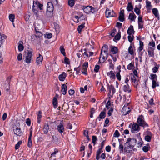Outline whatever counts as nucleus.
Here are the masks:
<instances>
[{
	"label": "nucleus",
	"mask_w": 160,
	"mask_h": 160,
	"mask_svg": "<svg viewBox=\"0 0 160 160\" xmlns=\"http://www.w3.org/2000/svg\"><path fill=\"white\" fill-rule=\"evenodd\" d=\"M9 18L10 20L12 22L14 21L15 19V16L12 14H10L9 16Z\"/></svg>",
	"instance_id": "obj_42"
},
{
	"label": "nucleus",
	"mask_w": 160,
	"mask_h": 160,
	"mask_svg": "<svg viewBox=\"0 0 160 160\" xmlns=\"http://www.w3.org/2000/svg\"><path fill=\"white\" fill-rule=\"evenodd\" d=\"M105 117V113L104 112H101L100 114L99 115V117L97 118V119H98L99 121H100L101 119H103Z\"/></svg>",
	"instance_id": "obj_28"
},
{
	"label": "nucleus",
	"mask_w": 160,
	"mask_h": 160,
	"mask_svg": "<svg viewBox=\"0 0 160 160\" xmlns=\"http://www.w3.org/2000/svg\"><path fill=\"white\" fill-rule=\"evenodd\" d=\"M145 136H152V133L151 132L149 131H147L145 133Z\"/></svg>",
	"instance_id": "obj_63"
},
{
	"label": "nucleus",
	"mask_w": 160,
	"mask_h": 160,
	"mask_svg": "<svg viewBox=\"0 0 160 160\" xmlns=\"http://www.w3.org/2000/svg\"><path fill=\"white\" fill-rule=\"evenodd\" d=\"M122 89L125 92H130L131 90L130 89V87L128 83H123L121 85Z\"/></svg>",
	"instance_id": "obj_10"
},
{
	"label": "nucleus",
	"mask_w": 160,
	"mask_h": 160,
	"mask_svg": "<svg viewBox=\"0 0 160 160\" xmlns=\"http://www.w3.org/2000/svg\"><path fill=\"white\" fill-rule=\"evenodd\" d=\"M68 5L71 7L73 6L74 4V1H68Z\"/></svg>",
	"instance_id": "obj_53"
},
{
	"label": "nucleus",
	"mask_w": 160,
	"mask_h": 160,
	"mask_svg": "<svg viewBox=\"0 0 160 160\" xmlns=\"http://www.w3.org/2000/svg\"><path fill=\"white\" fill-rule=\"evenodd\" d=\"M114 136L116 137H118L120 136V134L118 130H116L114 133Z\"/></svg>",
	"instance_id": "obj_56"
},
{
	"label": "nucleus",
	"mask_w": 160,
	"mask_h": 160,
	"mask_svg": "<svg viewBox=\"0 0 160 160\" xmlns=\"http://www.w3.org/2000/svg\"><path fill=\"white\" fill-rule=\"evenodd\" d=\"M146 8L147 10H150L152 8V6L151 4V2L148 1H146Z\"/></svg>",
	"instance_id": "obj_34"
},
{
	"label": "nucleus",
	"mask_w": 160,
	"mask_h": 160,
	"mask_svg": "<svg viewBox=\"0 0 160 160\" xmlns=\"http://www.w3.org/2000/svg\"><path fill=\"white\" fill-rule=\"evenodd\" d=\"M43 60V57L40 54L39 56L37 58V63L38 65L41 64Z\"/></svg>",
	"instance_id": "obj_23"
},
{
	"label": "nucleus",
	"mask_w": 160,
	"mask_h": 160,
	"mask_svg": "<svg viewBox=\"0 0 160 160\" xmlns=\"http://www.w3.org/2000/svg\"><path fill=\"white\" fill-rule=\"evenodd\" d=\"M137 122L139 126L143 128L148 127V124L145 122L143 117L142 115L139 116L138 118Z\"/></svg>",
	"instance_id": "obj_3"
},
{
	"label": "nucleus",
	"mask_w": 160,
	"mask_h": 160,
	"mask_svg": "<svg viewBox=\"0 0 160 160\" xmlns=\"http://www.w3.org/2000/svg\"><path fill=\"white\" fill-rule=\"evenodd\" d=\"M38 9H35L34 10L33 9V11L34 12L33 16L34 17H36V18L38 19L39 18V15L38 14Z\"/></svg>",
	"instance_id": "obj_37"
},
{
	"label": "nucleus",
	"mask_w": 160,
	"mask_h": 160,
	"mask_svg": "<svg viewBox=\"0 0 160 160\" xmlns=\"http://www.w3.org/2000/svg\"><path fill=\"white\" fill-rule=\"evenodd\" d=\"M50 125L48 123H45L44 125L43 131L44 134H47L50 130Z\"/></svg>",
	"instance_id": "obj_12"
},
{
	"label": "nucleus",
	"mask_w": 160,
	"mask_h": 160,
	"mask_svg": "<svg viewBox=\"0 0 160 160\" xmlns=\"http://www.w3.org/2000/svg\"><path fill=\"white\" fill-rule=\"evenodd\" d=\"M67 87L65 84H63L62 85V92L63 94L65 95L66 94Z\"/></svg>",
	"instance_id": "obj_22"
},
{
	"label": "nucleus",
	"mask_w": 160,
	"mask_h": 160,
	"mask_svg": "<svg viewBox=\"0 0 160 160\" xmlns=\"http://www.w3.org/2000/svg\"><path fill=\"white\" fill-rule=\"evenodd\" d=\"M119 148L120 150V153L123 152V146L122 144H121V143L120 144L119 147Z\"/></svg>",
	"instance_id": "obj_51"
},
{
	"label": "nucleus",
	"mask_w": 160,
	"mask_h": 160,
	"mask_svg": "<svg viewBox=\"0 0 160 160\" xmlns=\"http://www.w3.org/2000/svg\"><path fill=\"white\" fill-rule=\"evenodd\" d=\"M124 10H122L120 11L118 17L119 20L120 21L122 22L124 21Z\"/></svg>",
	"instance_id": "obj_15"
},
{
	"label": "nucleus",
	"mask_w": 160,
	"mask_h": 160,
	"mask_svg": "<svg viewBox=\"0 0 160 160\" xmlns=\"http://www.w3.org/2000/svg\"><path fill=\"white\" fill-rule=\"evenodd\" d=\"M152 12L155 16L157 18L158 20H159V17L158 10L156 8H154L152 9Z\"/></svg>",
	"instance_id": "obj_19"
},
{
	"label": "nucleus",
	"mask_w": 160,
	"mask_h": 160,
	"mask_svg": "<svg viewBox=\"0 0 160 160\" xmlns=\"http://www.w3.org/2000/svg\"><path fill=\"white\" fill-rule=\"evenodd\" d=\"M52 103L53 106H54L55 108H56L57 106V100L56 98H53Z\"/></svg>",
	"instance_id": "obj_40"
},
{
	"label": "nucleus",
	"mask_w": 160,
	"mask_h": 160,
	"mask_svg": "<svg viewBox=\"0 0 160 160\" xmlns=\"http://www.w3.org/2000/svg\"><path fill=\"white\" fill-rule=\"evenodd\" d=\"M128 104H127V106L125 105L122 109V114L124 115L129 113L131 111L130 108L128 106Z\"/></svg>",
	"instance_id": "obj_5"
},
{
	"label": "nucleus",
	"mask_w": 160,
	"mask_h": 160,
	"mask_svg": "<svg viewBox=\"0 0 160 160\" xmlns=\"http://www.w3.org/2000/svg\"><path fill=\"white\" fill-rule=\"evenodd\" d=\"M150 78L152 80V82L153 81H157V76L155 74H151Z\"/></svg>",
	"instance_id": "obj_29"
},
{
	"label": "nucleus",
	"mask_w": 160,
	"mask_h": 160,
	"mask_svg": "<svg viewBox=\"0 0 160 160\" xmlns=\"http://www.w3.org/2000/svg\"><path fill=\"white\" fill-rule=\"evenodd\" d=\"M108 54V48L106 45H104L102 48L101 52L100 54V58H101L102 53Z\"/></svg>",
	"instance_id": "obj_17"
},
{
	"label": "nucleus",
	"mask_w": 160,
	"mask_h": 160,
	"mask_svg": "<svg viewBox=\"0 0 160 160\" xmlns=\"http://www.w3.org/2000/svg\"><path fill=\"white\" fill-rule=\"evenodd\" d=\"M116 32V29H114L113 30L111 31V33L110 35L112 37H113L114 36L115 33Z\"/></svg>",
	"instance_id": "obj_62"
},
{
	"label": "nucleus",
	"mask_w": 160,
	"mask_h": 160,
	"mask_svg": "<svg viewBox=\"0 0 160 160\" xmlns=\"http://www.w3.org/2000/svg\"><path fill=\"white\" fill-rule=\"evenodd\" d=\"M128 53L132 56L134 55V52L133 48L132 43H131L128 48Z\"/></svg>",
	"instance_id": "obj_24"
},
{
	"label": "nucleus",
	"mask_w": 160,
	"mask_h": 160,
	"mask_svg": "<svg viewBox=\"0 0 160 160\" xmlns=\"http://www.w3.org/2000/svg\"><path fill=\"white\" fill-rule=\"evenodd\" d=\"M66 76V73L63 72L61 74L59 75L58 77L60 81H63L64 80Z\"/></svg>",
	"instance_id": "obj_20"
},
{
	"label": "nucleus",
	"mask_w": 160,
	"mask_h": 160,
	"mask_svg": "<svg viewBox=\"0 0 160 160\" xmlns=\"http://www.w3.org/2000/svg\"><path fill=\"white\" fill-rule=\"evenodd\" d=\"M87 68H82L81 72L83 74L87 75Z\"/></svg>",
	"instance_id": "obj_58"
},
{
	"label": "nucleus",
	"mask_w": 160,
	"mask_h": 160,
	"mask_svg": "<svg viewBox=\"0 0 160 160\" xmlns=\"http://www.w3.org/2000/svg\"><path fill=\"white\" fill-rule=\"evenodd\" d=\"M107 75L110 77L111 80L114 79L115 78V74L112 71L107 72Z\"/></svg>",
	"instance_id": "obj_18"
},
{
	"label": "nucleus",
	"mask_w": 160,
	"mask_h": 160,
	"mask_svg": "<svg viewBox=\"0 0 160 160\" xmlns=\"http://www.w3.org/2000/svg\"><path fill=\"white\" fill-rule=\"evenodd\" d=\"M134 63L131 62L128 65L127 69L128 70H132L134 69Z\"/></svg>",
	"instance_id": "obj_36"
},
{
	"label": "nucleus",
	"mask_w": 160,
	"mask_h": 160,
	"mask_svg": "<svg viewBox=\"0 0 160 160\" xmlns=\"http://www.w3.org/2000/svg\"><path fill=\"white\" fill-rule=\"evenodd\" d=\"M143 42L141 41H139V47L138 49V50L139 51V52L140 53L143 48Z\"/></svg>",
	"instance_id": "obj_30"
},
{
	"label": "nucleus",
	"mask_w": 160,
	"mask_h": 160,
	"mask_svg": "<svg viewBox=\"0 0 160 160\" xmlns=\"http://www.w3.org/2000/svg\"><path fill=\"white\" fill-rule=\"evenodd\" d=\"M111 51L113 54H116L118 52V49L116 47L113 46L111 48Z\"/></svg>",
	"instance_id": "obj_32"
},
{
	"label": "nucleus",
	"mask_w": 160,
	"mask_h": 160,
	"mask_svg": "<svg viewBox=\"0 0 160 160\" xmlns=\"http://www.w3.org/2000/svg\"><path fill=\"white\" fill-rule=\"evenodd\" d=\"M84 27V24H81L78 26V31L79 33H80L82 29Z\"/></svg>",
	"instance_id": "obj_39"
},
{
	"label": "nucleus",
	"mask_w": 160,
	"mask_h": 160,
	"mask_svg": "<svg viewBox=\"0 0 160 160\" xmlns=\"http://www.w3.org/2000/svg\"><path fill=\"white\" fill-rule=\"evenodd\" d=\"M35 36L36 38H40L42 37V34L39 32H36V34Z\"/></svg>",
	"instance_id": "obj_49"
},
{
	"label": "nucleus",
	"mask_w": 160,
	"mask_h": 160,
	"mask_svg": "<svg viewBox=\"0 0 160 160\" xmlns=\"http://www.w3.org/2000/svg\"><path fill=\"white\" fill-rule=\"evenodd\" d=\"M60 50L61 53L64 55L65 56V49L64 47L62 46H61L60 47Z\"/></svg>",
	"instance_id": "obj_44"
},
{
	"label": "nucleus",
	"mask_w": 160,
	"mask_h": 160,
	"mask_svg": "<svg viewBox=\"0 0 160 160\" xmlns=\"http://www.w3.org/2000/svg\"><path fill=\"white\" fill-rule=\"evenodd\" d=\"M32 52L28 51L25 55V61L27 63H30L32 59Z\"/></svg>",
	"instance_id": "obj_4"
},
{
	"label": "nucleus",
	"mask_w": 160,
	"mask_h": 160,
	"mask_svg": "<svg viewBox=\"0 0 160 160\" xmlns=\"http://www.w3.org/2000/svg\"><path fill=\"white\" fill-rule=\"evenodd\" d=\"M110 92H112V95H113L115 92V89L113 86L111 85L110 88Z\"/></svg>",
	"instance_id": "obj_48"
},
{
	"label": "nucleus",
	"mask_w": 160,
	"mask_h": 160,
	"mask_svg": "<svg viewBox=\"0 0 160 160\" xmlns=\"http://www.w3.org/2000/svg\"><path fill=\"white\" fill-rule=\"evenodd\" d=\"M82 8L83 9L84 12L88 14L91 13H94L97 12L98 9L97 8H94L90 6H83L82 7Z\"/></svg>",
	"instance_id": "obj_2"
},
{
	"label": "nucleus",
	"mask_w": 160,
	"mask_h": 160,
	"mask_svg": "<svg viewBox=\"0 0 160 160\" xmlns=\"http://www.w3.org/2000/svg\"><path fill=\"white\" fill-rule=\"evenodd\" d=\"M134 32L133 26L132 25H131L128 30L127 32V33L129 35H131L132 32L134 34Z\"/></svg>",
	"instance_id": "obj_25"
},
{
	"label": "nucleus",
	"mask_w": 160,
	"mask_h": 160,
	"mask_svg": "<svg viewBox=\"0 0 160 160\" xmlns=\"http://www.w3.org/2000/svg\"><path fill=\"white\" fill-rule=\"evenodd\" d=\"M108 56V54H106V53H102V57L101 58H100L99 62H100L101 61L102 62H100V63L104 62L107 59Z\"/></svg>",
	"instance_id": "obj_16"
},
{
	"label": "nucleus",
	"mask_w": 160,
	"mask_h": 160,
	"mask_svg": "<svg viewBox=\"0 0 160 160\" xmlns=\"http://www.w3.org/2000/svg\"><path fill=\"white\" fill-rule=\"evenodd\" d=\"M101 150L99 149L97 151L96 159L97 160H98L100 158V155L102 152Z\"/></svg>",
	"instance_id": "obj_33"
},
{
	"label": "nucleus",
	"mask_w": 160,
	"mask_h": 160,
	"mask_svg": "<svg viewBox=\"0 0 160 160\" xmlns=\"http://www.w3.org/2000/svg\"><path fill=\"white\" fill-rule=\"evenodd\" d=\"M22 143V141H19L15 145V149L17 150L18 149Z\"/></svg>",
	"instance_id": "obj_43"
},
{
	"label": "nucleus",
	"mask_w": 160,
	"mask_h": 160,
	"mask_svg": "<svg viewBox=\"0 0 160 160\" xmlns=\"http://www.w3.org/2000/svg\"><path fill=\"white\" fill-rule=\"evenodd\" d=\"M136 142V140L134 138H129L125 144L134 147Z\"/></svg>",
	"instance_id": "obj_6"
},
{
	"label": "nucleus",
	"mask_w": 160,
	"mask_h": 160,
	"mask_svg": "<svg viewBox=\"0 0 160 160\" xmlns=\"http://www.w3.org/2000/svg\"><path fill=\"white\" fill-rule=\"evenodd\" d=\"M115 14V13L113 11L111 10L108 8L106 9L105 12V15L107 18L114 17Z\"/></svg>",
	"instance_id": "obj_9"
},
{
	"label": "nucleus",
	"mask_w": 160,
	"mask_h": 160,
	"mask_svg": "<svg viewBox=\"0 0 160 160\" xmlns=\"http://www.w3.org/2000/svg\"><path fill=\"white\" fill-rule=\"evenodd\" d=\"M133 148L132 147L129 146V145L125 143L124 148V151L128 153H130L132 151Z\"/></svg>",
	"instance_id": "obj_13"
},
{
	"label": "nucleus",
	"mask_w": 160,
	"mask_h": 160,
	"mask_svg": "<svg viewBox=\"0 0 160 160\" xmlns=\"http://www.w3.org/2000/svg\"><path fill=\"white\" fill-rule=\"evenodd\" d=\"M113 111V108L112 107L110 108V109L109 110L108 112V115L109 116H111L112 115V113Z\"/></svg>",
	"instance_id": "obj_61"
},
{
	"label": "nucleus",
	"mask_w": 160,
	"mask_h": 160,
	"mask_svg": "<svg viewBox=\"0 0 160 160\" xmlns=\"http://www.w3.org/2000/svg\"><path fill=\"white\" fill-rule=\"evenodd\" d=\"M111 107V103L110 101V100H108L107 103L106 105V108L107 109H109Z\"/></svg>",
	"instance_id": "obj_50"
},
{
	"label": "nucleus",
	"mask_w": 160,
	"mask_h": 160,
	"mask_svg": "<svg viewBox=\"0 0 160 160\" xmlns=\"http://www.w3.org/2000/svg\"><path fill=\"white\" fill-rule=\"evenodd\" d=\"M127 10L129 12L132 11L133 9V6L132 5L131 3L129 2L128 3V6L127 7Z\"/></svg>",
	"instance_id": "obj_35"
},
{
	"label": "nucleus",
	"mask_w": 160,
	"mask_h": 160,
	"mask_svg": "<svg viewBox=\"0 0 160 160\" xmlns=\"http://www.w3.org/2000/svg\"><path fill=\"white\" fill-rule=\"evenodd\" d=\"M133 35H132V36L131 35H129L128 36V39L129 41L131 42L133 40Z\"/></svg>",
	"instance_id": "obj_52"
},
{
	"label": "nucleus",
	"mask_w": 160,
	"mask_h": 160,
	"mask_svg": "<svg viewBox=\"0 0 160 160\" xmlns=\"http://www.w3.org/2000/svg\"><path fill=\"white\" fill-rule=\"evenodd\" d=\"M57 129L58 132L62 134L64 131V128L63 124V121H61L60 123L57 126Z\"/></svg>",
	"instance_id": "obj_11"
},
{
	"label": "nucleus",
	"mask_w": 160,
	"mask_h": 160,
	"mask_svg": "<svg viewBox=\"0 0 160 160\" xmlns=\"http://www.w3.org/2000/svg\"><path fill=\"white\" fill-rule=\"evenodd\" d=\"M100 68V66L99 65H95V67L94 68V71L96 72H97Z\"/></svg>",
	"instance_id": "obj_55"
},
{
	"label": "nucleus",
	"mask_w": 160,
	"mask_h": 160,
	"mask_svg": "<svg viewBox=\"0 0 160 160\" xmlns=\"http://www.w3.org/2000/svg\"><path fill=\"white\" fill-rule=\"evenodd\" d=\"M42 6L43 5L39 2H38V1H33V10L35 9H38V8H39L40 10H41L42 9Z\"/></svg>",
	"instance_id": "obj_7"
},
{
	"label": "nucleus",
	"mask_w": 160,
	"mask_h": 160,
	"mask_svg": "<svg viewBox=\"0 0 160 160\" xmlns=\"http://www.w3.org/2000/svg\"><path fill=\"white\" fill-rule=\"evenodd\" d=\"M23 42L21 41H20L18 43V49L19 51H22L23 50L24 47L22 45Z\"/></svg>",
	"instance_id": "obj_26"
},
{
	"label": "nucleus",
	"mask_w": 160,
	"mask_h": 160,
	"mask_svg": "<svg viewBox=\"0 0 160 160\" xmlns=\"http://www.w3.org/2000/svg\"><path fill=\"white\" fill-rule=\"evenodd\" d=\"M155 49H153L151 48H148V55L149 57H153L154 55V50Z\"/></svg>",
	"instance_id": "obj_21"
},
{
	"label": "nucleus",
	"mask_w": 160,
	"mask_h": 160,
	"mask_svg": "<svg viewBox=\"0 0 160 160\" xmlns=\"http://www.w3.org/2000/svg\"><path fill=\"white\" fill-rule=\"evenodd\" d=\"M120 33V32L119 31V32H118V33L115 36L114 39L115 40H118L120 39L121 37Z\"/></svg>",
	"instance_id": "obj_45"
},
{
	"label": "nucleus",
	"mask_w": 160,
	"mask_h": 160,
	"mask_svg": "<svg viewBox=\"0 0 160 160\" xmlns=\"http://www.w3.org/2000/svg\"><path fill=\"white\" fill-rule=\"evenodd\" d=\"M152 137L149 136H145L144 138L145 140L147 142H150Z\"/></svg>",
	"instance_id": "obj_46"
},
{
	"label": "nucleus",
	"mask_w": 160,
	"mask_h": 160,
	"mask_svg": "<svg viewBox=\"0 0 160 160\" xmlns=\"http://www.w3.org/2000/svg\"><path fill=\"white\" fill-rule=\"evenodd\" d=\"M32 141L31 140V139L28 138V146L30 148L32 147Z\"/></svg>",
	"instance_id": "obj_57"
},
{
	"label": "nucleus",
	"mask_w": 160,
	"mask_h": 160,
	"mask_svg": "<svg viewBox=\"0 0 160 160\" xmlns=\"http://www.w3.org/2000/svg\"><path fill=\"white\" fill-rule=\"evenodd\" d=\"M52 142H56L58 141V138L55 136L53 135L52 136Z\"/></svg>",
	"instance_id": "obj_64"
},
{
	"label": "nucleus",
	"mask_w": 160,
	"mask_h": 160,
	"mask_svg": "<svg viewBox=\"0 0 160 160\" xmlns=\"http://www.w3.org/2000/svg\"><path fill=\"white\" fill-rule=\"evenodd\" d=\"M26 123L27 125L29 126H30L31 125V120L29 118L26 119Z\"/></svg>",
	"instance_id": "obj_60"
},
{
	"label": "nucleus",
	"mask_w": 160,
	"mask_h": 160,
	"mask_svg": "<svg viewBox=\"0 0 160 160\" xmlns=\"http://www.w3.org/2000/svg\"><path fill=\"white\" fill-rule=\"evenodd\" d=\"M140 129L139 125L138 123H134L132 125L131 131L132 133H136L139 131Z\"/></svg>",
	"instance_id": "obj_8"
},
{
	"label": "nucleus",
	"mask_w": 160,
	"mask_h": 160,
	"mask_svg": "<svg viewBox=\"0 0 160 160\" xmlns=\"http://www.w3.org/2000/svg\"><path fill=\"white\" fill-rule=\"evenodd\" d=\"M41 114L42 112L41 111H39L37 115L38 116L37 118V122L38 123H40L41 122V119L42 117Z\"/></svg>",
	"instance_id": "obj_31"
},
{
	"label": "nucleus",
	"mask_w": 160,
	"mask_h": 160,
	"mask_svg": "<svg viewBox=\"0 0 160 160\" xmlns=\"http://www.w3.org/2000/svg\"><path fill=\"white\" fill-rule=\"evenodd\" d=\"M58 1H51V2H48L47 3V14L48 17H51L53 14L52 12L54 9L53 4L57 5Z\"/></svg>",
	"instance_id": "obj_1"
},
{
	"label": "nucleus",
	"mask_w": 160,
	"mask_h": 160,
	"mask_svg": "<svg viewBox=\"0 0 160 160\" xmlns=\"http://www.w3.org/2000/svg\"><path fill=\"white\" fill-rule=\"evenodd\" d=\"M136 18V16L134 13H130L128 19H130L131 21H134Z\"/></svg>",
	"instance_id": "obj_27"
},
{
	"label": "nucleus",
	"mask_w": 160,
	"mask_h": 160,
	"mask_svg": "<svg viewBox=\"0 0 160 160\" xmlns=\"http://www.w3.org/2000/svg\"><path fill=\"white\" fill-rule=\"evenodd\" d=\"M157 81H153L152 82V88L153 89L155 88L156 87L159 86V84Z\"/></svg>",
	"instance_id": "obj_38"
},
{
	"label": "nucleus",
	"mask_w": 160,
	"mask_h": 160,
	"mask_svg": "<svg viewBox=\"0 0 160 160\" xmlns=\"http://www.w3.org/2000/svg\"><path fill=\"white\" fill-rule=\"evenodd\" d=\"M134 12L138 15H139L140 14V10L138 8H137V7H136L135 8Z\"/></svg>",
	"instance_id": "obj_54"
},
{
	"label": "nucleus",
	"mask_w": 160,
	"mask_h": 160,
	"mask_svg": "<svg viewBox=\"0 0 160 160\" xmlns=\"http://www.w3.org/2000/svg\"><path fill=\"white\" fill-rule=\"evenodd\" d=\"M117 79L119 81L121 80V76L120 75V72H117L116 75Z\"/></svg>",
	"instance_id": "obj_59"
},
{
	"label": "nucleus",
	"mask_w": 160,
	"mask_h": 160,
	"mask_svg": "<svg viewBox=\"0 0 160 160\" xmlns=\"http://www.w3.org/2000/svg\"><path fill=\"white\" fill-rule=\"evenodd\" d=\"M149 45L151 47H149V48H151L153 49H155V43L153 42H151L149 43Z\"/></svg>",
	"instance_id": "obj_47"
},
{
	"label": "nucleus",
	"mask_w": 160,
	"mask_h": 160,
	"mask_svg": "<svg viewBox=\"0 0 160 160\" xmlns=\"http://www.w3.org/2000/svg\"><path fill=\"white\" fill-rule=\"evenodd\" d=\"M13 131L14 134H16L18 136H20L22 134V133L21 131V129L20 128L18 127H16L15 129H14Z\"/></svg>",
	"instance_id": "obj_14"
},
{
	"label": "nucleus",
	"mask_w": 160,
	"mask_h": 160,
	"mask_svg": "<svg viewBox=\"0 0 160 160\" xmlns=\"http://www.w3.org/2000/svg\"><path fill=\"white\" fill-rule=\"evenodd\" d=\"M31 16V14L28 13L25 15L24 16V18L26 21H28Z\"/></svg>",
	"instance_id": "obj_41"
}]
</instances>
